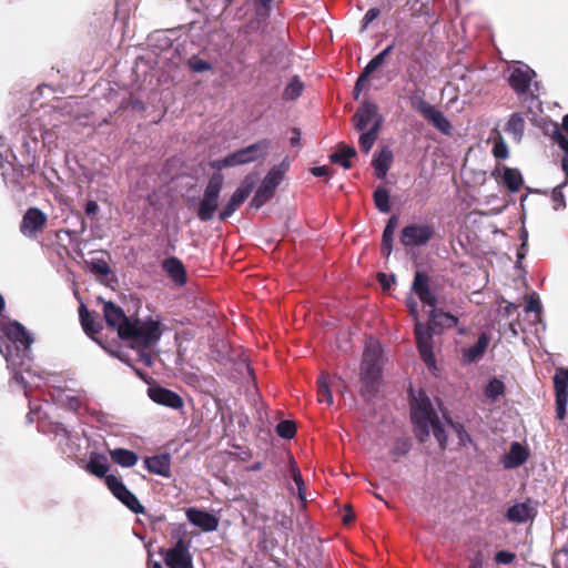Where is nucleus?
<instances>
[{"mask_svg": "<svg viewBox=\"0 0 568 568\" xmlns=\"http://www.w3.org/2000/svg\"><path fill=\"white\" fill-rule=\"evenodd\" d=\"M103 313L106 323L118 329L122 339H131L133 346H151L161 337V323L158 318L130 321L112 302L104 303Z\"/></svg>", "mask_w": 568, "mask_h": 568, "instance_id": "nucleus-1", "label": "nucleus"}, {"mask_svg": "<svg viewBox=\"0 0 568 568\" xmlns=\"http://www.w3.org/2000/svg\"><path fill=\"white\" fill-rule=\"evenodd\" d=\"M410 416L416 436L423 440L432 430L440 447H444L447 440L446 430L437 418L430 399L423 389L417 393L410 389Z\"/></svg>", "mask_w": 568, "mask_h": 568, "instance_id": "nucleus-2", "label": "nucleus"}, {"mask_svg": "<svg viewBox=\"0 0 568 568\" xmlns=\"http://www.w3.org/2000/svg\"><path fill=\"white\" fill-rule=\"evenodd\" d=\"M1 332L7 337L8 342L12 344L11 346L10 344L1 342V354L12 366H17L18 364L23 365L24 358L28 357V353L33 343L31 333L21 323L16 321L3 325Z\"/></svg>", "mask_w": 568, "mask_h": 568, "instance_id": "nucleus-3", "label": "nucleus"}, {"mask_svg": "<svg viewBox=\"0 0 568 568\" xmlns=\"http://www.w3.org/2000/svg\"><path fill=\"white\" fill-rule=\"evenodd\" d=\"M384 355L381 344L375 339H368L361 363L359 379L361 393L364 397L373 395L379 385Z\"/></svg>", "mask_w": 568, "mask_h": 568, "instance_id": "nucleus-4", "label": "nucleus"}, {"mask_svg": "<svg viewBox=\"0 0 568 568\" xmlns=\"http://www.w3.org/2000/svg\"><path fill=\"white\" fill-rule=\"evenodd\" d=\"M174 544L168 549H161L160 554L169 568H194L193 556L190 551L191 540L185 534L176 531L173 534Z\"/></svg>", "mask_w": 568, "mask_h": 568, "instance_id": "nucleus-5", "label": "nucleus"}, {"mask_svg": "<svg viewBox=\"0 0 568 568\" xmlns=\"http://www.w3.org/2000/svg\"><path fill=\"white\" fill-rule=\"evenodd\" d=\"M267 149L268 142L260 141L244 149L237 150L236 152L229 154L224 159L212 161L210 163V166L216 171H221L226 168L247 164L264 158Z\"/></svg>", "mask_w": 568, "mask_h": 568, "instance_id": "nucleus-6", "label": "nucleus"}, {"mask_svg": "<svg viewBox=\"0 0 568 568\" xmlns=\"http://www.w3.org/2000/svg\"><path fill=\"white\" fill-rule=\"evenodd\" d=\"M291 165L290 159L286 156L283 161L274 165L263 179L261 185L255 192L254 197L252 199L251 204L256 209L261 207L267 200H270L275 189L281 184L284 179V175L288 171Z\"/></svg>", "mask_w": 568, "mask_h": 568, "instance_id": "nucleus-7", "label": "nucleus"}, {"mask_svg": "<svg viewBox=\"0 0 568 568\" xmlns=\"http://www.w3.org/2000/svg\"><path fill=\"white\" fill-rule=\"evenodd\" d=\"M407 306L415 321V335L420 357L429 368H435L433 332L417 318V304L412 297L407 298Z\"/></svg>", "mask_w": 568, "mask_h": 568, "instance_id": "nucleus-8", "label": "nucleus"}, {"mask_svg": "<svg viewBox=\"0 0 568 568\" xmlns=\"http://www.w3.org/2000/svg\"><path fill=\"white\" fill-rule=\"evenodd\" d=\"M222 187L223 175L216 173L209 180L203 197L199 204L197 216L201 221L206 222L213 219L219 205Z\"/></svg>", "mask_w": 568, "mask_h": 568, "instance_id": "nucleus-9", "label": "nucleus"}, {"mask_svg": "<svg viewBox=\"0 0 568 568\" xmlns=\"http://www.w3.org/2000/svg\"><path fill=\"white\" fill-rule=\"evenodd\" d=\"M509 84L517 93H526L529 90L536 72L526 63L513 62L508 67Z\"/></svg>", "mask_w": 568, "mask_h": 568, "instance_id": "nucleus-10", "label": "nucleus"}, {"mask_svg": "<svg viewBox=\"0 0 568 568\" xmlns=\"http://www.w3.org/2000/svg\"><path fill=\"white\" fill-rule=\"evenodd\" d=\"M105 484L113 496L123 503L130 510L135 514L143 513V506L140 504L138 498L125 487L119 477L114 475H108L105 477Z\"/></svg>", "mask_w": 568, "mask_h": 568, "instance_id": "nucleus-11", "label": "nucleus"}, {"mask_svg": "<svg viewBox=\"0 0 568 568\" xmlns=\"http://www.w3.org/2000/svg\"><path fill=\"white\" fill-rule=\"evenodd\" d=\"M47 215L38 207H30L23 215L20 231L24 236L34 237L42 231Z\"/></svg>", "mask_w": 568, "mask_h": 568, "instance_id": "nucleus-12", "label": "nucleus"}, {"mask_svg": "<svg viewBox=\"0 0 568 568\" xmlns=\"http://www.w3.org/2000/svg\"><path fill=\"white\" fill-rule=\"evenodd\" d=\"M432 229L426 224H413L404 227L400 241L405 246L426 244L432 237Z\"/></svg>", "mask_w": 568, "mask_h": 568, "instance_id": "nucleus-13", "label": "nucleus"}, {"mask_svg": "<svg viewBox=\"0 0 568 568\" xmlns=\"http://www.w3.org/2000/svg\"><path fill=\"white\" fill-rule=\"evenodd\" d=\"M556 388V413L557 418L562 420L566 416L568 400V369H558L554 377Z\"/></svg>", "mask_w": 568, "mask_h": 568, "instance_id": "nucleus-14", "label": "nucleus"}, {"mask_svg": "<svg viewBox=\"0 0 568 568\" xmlns=\"http://www.w3.org/2000/svg\"><path fill=\"white\" fill-rule=\"evenodd\" d=\"M377 120L379 126L383 123V116L378 113L377 105L372 102H364L354 115L355 128L358 131L368 129V125H376Z\"/></svg>", "mask_w": 568, "mask_h": 568, "instance_id": "nucleus-15", "label": "nucleus"}, {"mask_svg": "<svg viewBox=\"0 0 568 568\" xmlns=\"http://www.w3.org/2000/svg\"><path fill=\"white\" fill-rule=\"evenodd\" d=\"M529 457V450L518 442L510 444L509 450L501 457V464L506 469L521 466Z\"/></svg>", "mask_w": 568, "mask_h": 568, "instance_id": "nucleus-16", "label": "nucleus"}, {"mask_svg": "<svg viewBox=\"0 0 568 568\" xmlns=\"http://www.w3.org/2000/svg\"><path fill=\"white\" fill-rule=\"evenodd\" d=\"M148 394L149 397L159 405L173 409H179L183 406L182 398L170 389L163 387H150L148 389Z\"/></svg>", "mask_w": 568, "mask_h": 568, "instance_id": "nucleus-17", "label": "nucleus"}, {"mask_svg": "<svg viewBox=\"0 0 568 568\" xmlns=\"http://www.w3.org/2000/svg\"><path fill=\"white\" fill-rule=\"evenodd\" d=\"M186 518L203 531H214L219 527V519L214 515L197 508H189Z\"/></svg>", "mask_w": 568, "mask_h": 568, "instance_id": "nucleus-18", "label": "nucleus"}, {"mask_svg": "<svg viewBox=\"0 0 568 568\" xmlns=\"http://www.w3.org/2000/svg\"><path fill=\"white\" fill-rule=\"evenodd\" d=\"M413 291L418 295L419 300L428 305L434 306L436 304V297L429 291L428 278L420 272H417L413 282Z\"/></svg>", "mask_w": 568, "mask_h": 568, "instance_id": "nucleus-19", "label": "nucleus"}, {"mask_svg": "<svg viewBox=\"0 0 568 568\" xmlns=\"http://www.w3.org/2000/svg\"><path fill=\"white\" fill-rule=\"evenodd\" d=\"M144 465L150 473L170 477V457L166 454L148 457L144 459Z\"/></svg>", "mask_w": 568, "mask_h": 568, "instance_id": "nucleus-20", "label": "nucleus"}, {"mask_svg": "<svg viewBox=\"0 0 568 568\" xmlns=\"http://www.w3.org/2000/svg\"><path fill=\"white\" fill-rule=\"evenodd\" d=\"M163 268L176 284L183 285L186 282L185 268L180 260L166 258L163 262Z\"/></svg>", "mask_w": 568, "mask_h": 568, "instance_id": "nucleus-21", "label": "nucleus"}, {"mask_svg": "<svg viewBox=\"0 0 568 568\" xmlns=\"http://www.w3.org/2000/svg\"><path fill=\"white\" fill-rule=\"evenodd\" d=\"M534 515V508L528 503H520L511 506L507 511V519L513 523L521 524L527 521Z\"/></svg>", "mask_w": 568, "mask_h": 568, "instance_id": "nucleus-22", "label": "nucleus"}, {"mask_svg": "<svg viewBox=\"0 0 568 568\" xmlns=\"http://www.w3.org/2000/svg\"><path fill=\"white\" fill-rule=\"evenodd\" d=\"M393 161V153L389 149H383L373 160L375 174L384 179Z\"/></svg>", "mask_w": 568, "mask_h": 568, "instance_id": "nucleus-23", "label": "nucleus"}, {"mask_svg": "<svg viewBox=\"0 0 568 568\" xmlns=\"http://www.w3.org/2000/svg\"><path fill=\"white\" fill-rule=\"evenodd\" d=\"M505 131L516 141L520 142L525 131V120L519 113L510 115L506 123Z\"/></svg>", "mask_w": 568, "mask_h": 568, "instance_id": "nucleus-24", "label": "nucleus"}, {"mask_svg": "<svg viewBox=\"0 0 568 568\" xmlns=\"http://www.w3.org/2000/svg\"><path fill=\"white\" fill-rule=\"evenodd\" d=\"M110 456L112 460L121 467H132L139 460V457L134 452L124 448H115L111 450Z\"/></svg>", "mask_w": 568, "mask_h": 568, "instance_id": "nucleus-25", "label": "nucleus"}, {"mask_svg": "<svg viewBox=\"0 0 568 568\" xmlns=\"http://www.w3.org/2000/svg\"><path fill=\"white\" fill-rule=\"evenodd\" d=\"M425 119L427 121H429L439 132H442L443 134H450L452 133V125L449 123V121L447 120V118L443 114V112H440L439 110H437L436 108H434L426 116Z\"/></svg>", "mask_w": 568, "mask_h": 568, "instance_id": "nucleus-26", "label": "nucleus"}, {"mask_svg": "<svg viewBox=\"0 0 568 568\" xmlns=\"http://www.w3.org/2000/svg\"><path fill=\"white\" fill-rule=\"evenodd\" d=\"M379 130V121L377 120L376 125H372L369 129L361 131L362 133L359 136V146L363 152L368 153L371 151L376 139L378 138Z\"/></svg>", "mask_w": 568, "mask_h": 568, "instance_id": "nucleus-27", "label": "nucleus"}, {"mask_svg": "<svg viewBox=\"0 0 568 568\" xmlns=\"http://www.w3.org/2000/svg\"><path fill=\"white\" fill-rule=\"evenodd\" d=\"M88 470L97 477H106L109 471V463L103 455H92L87 465Z\"/></svg>", "mask_w": 568, "mask_h": 568, "instance_id": "nucleus-28", "label": "nucleus"}, {"mask_svg": "<svg viewBox=\"0 0 568 568\" xmlns=\"http://www.w3.org/2000/svg\"><path fill=\"white\" fill-rule=\"evenodd\" d=\"M488 337L486 334H481L478 338L476 345L464 349V358L466 362H475L483 356L487 346H488Z\"/></svg>", "mask_w": 568, "mask_h": 568, "instance_id": "nucleus-29", "label": "nucleus"}, {"mask_svg": "<svg viewBox=\"0 0 568 568\" xmlns=\"http://www.w3.org/2000/svg\"><path fill=\"white\" fill-rule=\"evenodd\" d=\"M485 397L495 403L500 399L505 394V384L503 381L494 377L488 381L484 389Z\"/></svg>", "mask_w": 568, "mask_h": 568, "instance_id": "nucleus-30", "label": "nucleus"}, {"mask_svg": "<svg viewBox=\"0 0 568 568\" xmlns=\"http://www.w3.org/2000/svg\"><path fill=\"white\" fill-rule=\"evenodd\" d=\"M356 155V150L353 146L343 145L337 152L331 155V161L348 170L352 166L351 159Z\"/></svg>", "mask_w": 568, "mask_h": 568, "instance_id": "nucleus-31", "label": "nucleus"}, {"mask_svg": "<svg viewBox=\"0 0 568 568\" xmlns=\"http://www.w3.org/2000/svg\"><path fill=\"white\" fill-rule=\"evenodd\" d=\"M317 399L320 403H326L327 405H333L334 398L329 387V377L326 374H322L317 381Z\"/></svg>", "mask_w": 568, "mask_h": 568, "instance_id": "nucleus-32", "label": "nucleus"}, {"mask_svg": "<svg viewBox=\"0 0 568 568\" xmlns=\"http://www.w3.org/2000/svg\"><path fill=\"white\" fill-rule=\"evenodd\" d=\"M501 179L511 192L518 191L523 184L521 174L515 169L504 168Z\"/></svg>", "mask_w": 568, "mask_h": 568, "instance_id": "nucleus-33", "label": "nucleus"}, {"mask_svg": "<svg viewBox=\"0 0 568 568\" xmlns=\"http://www.w3.org/2000/svg\"><path fill=\"white\" fill-rule=\"evenodd\" d=\"M397 226V217L392 216L383 232V253L386 256H389L392 253V242H393V235Z\"/></svg>", "mask_w": 568, "mask_h": 568, "instance_id": "nucleus-34", "label": "nucleus"}, {"mask_svg": "<svg viewBox=\"0 0 568 568\" xmlns=\"http://www.w3.org/2000/svg\"><path fill=\"white\" fill-rule=\"evenodd\" d=\"M303 90V82L297 77H294L285 87L283 91V99L286 101H293L302 94Z\"/></svg>", "mask_w": 568, "mask_h": 568, "instance_id": "nucleus-35", "label": "nucleus"}, {"mask_svg": "<svg viewBox=\"0 0 568 568\" xmlns=\"http://www.w3.org/2000/svg\"><path fill=\"white\" fill-rule=\"evenodd\" d=\"M80 320H81L83 329L88 334H95L101 328L100 324L94 322L92 314L85 308L84 305H81V307H80Z\"/></svg>", "mask_w": 568, "mask_h": 568, "instance_id": "nucleus-36", "label": "nucleus"}, {"mask_svg": "<svg viewBox=\"0 0 568 568\" xmlns=\"http://www.w3.org/2000/svg\"><path fill=\"white\" fill-rule=\"evenodd\" d=\"M429 317L435 325L443 327H452L457 324V318L450 314L443 313L439 310H432Z\"/></svg>", "mask_w": 568, "mask_h": 568, "instance_id": "nucleus-37", "label": "nucleus"}, {"mask_svg": "<svg viewBox=\"0 0 568 568\" xmlns=\"http://www.w3.org/2000/svg\"><path fill=\"white\" fill-rule=\"evenodd\" d=\"M392 48V45H388L386 49H384L382 52L375 55L365 67L363 74L368 78L369 74L376 71L384 63L385 58L390 52Z\"/></svg>", "mask_w": 568, "mask_h": 568, "instance_id": "nucleus-38", "label": "nucleus"}, {"mask_svg": "<svg viewBox=\"0 0 568 568\" xmlns=\"http://www.w3.org/2000/svg\"><path fill=\"white\" fill-rule=\"evenodd\" d=\"M374 201H375L377 209L381 212H383V213L389 212V210H390L389 195H388V192L386 189H384V187L376 189L374 192Z\"/></svg>", "mask_w": 568, "mask_h": 568, "instance_id": "nucleus-39", "label": "nucleus"}, {"mask_svg": "<svg viewBox=\"0 0 568 568\" xmlns=\"http://www.w3.org/2000/svg\"><path fill=\"white\" fill-rule=\"evenodd\" d=\"M410 105L424 118L435 108L429 104L422 95L415 94L409 98Z\"/></svg>", "mask_w": 568, "mask_h": 568, "instance_id": "nucleus-40", "label": "nucleus"}, {"mask_svg": "<svg viewBox=\"0 0 568 568\" xmlns=\"http://www.w3.org/2000/svg\"><path fill=\"white\" fill-rule=\"evenodd\" d=\"M276 432L282 438L291 439L296 433V426L291 420H283L277 425Z\"/></svg>", "mask_w": 568, "mask_h": 568, "instance_id": "nucleus-41", "label": "nucleus"}, {"mask_svg": "<svg viewBox=\"0 0 568 568\" xmlns=\"http://www.w3.org/2000/svg\"><path fill=\"white\" fill-rule=\"evenodd\" d=\"M255 176L253 175H247L243 181L242 183L240 184V186L235 190L234 193H236L237 195H240L241 197H243L244 200L247 199V196L250 195V193L252 192L253 190V186L255 184Z\"/></svg>", "mask_w": 568, "mask_h": 568, "instance_id": "nucleus-42", "label": "nucleus"}, {"mask_svg": "<svg viewBox=\"0 0 568 568\" xmlns=\"http://www.w3.org/2000/svg\"><path fill=\"white\" fill-rule=\"evenodd\" d=\"M554 138H555V141L557 142V144L560 146V149L565 153V155L562 158V169L568 179V139H566L564 136V134L560 132H557Z\"/></svg>", "mask_w": 568, "mask_h": 568, "instance_id": "nucleus-43", "label": "nucleus"}, {"mask_svg": "<svg viewBox=\"0 0 568 568\" xmlns=\"http://www.w3.org/2000/svg\"><path fill=\"white\" fill-rule=\"evenodd\" d=\"M493 154L496 159L500 160H505L509 155L508 146L500 135L494 141Z\"/></svg>", "mask_w": 568, "mask_h": 568, "instance_id": "nucleus-44", "label": "nucleus"}, {"mask_svg": "<svg viewBox=\"0 0 568 568\" xmlns=\"http://www.w3.org/2000/svg\"><path fill=\"white\" fill-rule=\"evenodd\" d=\"M551 201L554 203L552 209L555 211L561 210L566 206L565 196L562 193V186H557L551 192Z\"/></svg>", "mask_w": 568, "mask_h": 568, "instance_id": "nucleus-45", "label": "nucleus"}, {"mask_svg": "<svg viewBox=\"0 0 568 568\" xmlns=\"http://www.w3.org/2000/svg\"><path fill=\"white\" fill-rule=\"evenodd\" d=\"M187 65L194 71V72H204V71H209L212 69V64L202 60V59H199L196 57H192L189 61H187Z\"/></svg>", "mask_w": 568, "mask_h": 568, "instance_id": "nucleus-46", "label": "nucleus"}, {"mask_svg": "<svg viewBox=\"0 0 568 568\" xmlns=\"http://www.w3.org/2000/svg\"><path fill=\"white\" fill-rule=\"evenodd\" d=\"M379 14L381 10L378 8H371L363 17L361 32H364L367 27L379 17Z\"/></svg>", "mask_w": 568, "mask_h": 568, "instance_id": "nucleus-47", "label": "nucleus"}, {"mask_svg": "<svg viewBox=\"0 0 568 568\" xmlns=\"http://www.w3.org/2000/svg\"><path fill=\"white\" fill-rule=\"evenodd\" d=\"M292 477H293V480L295 481V484L297 486L298 496H300L301 500H305V496H304V490H305L304 481L302 479V475H301L300 470L295 467V465H292Z\"/></svg>", "mask_w": 568, "mask_h": 568, "instance_id": "nucleus-48", "label": "nucleus"}, {"mask_svg": "<svg viewBox=\"0 0 568 568\" xmlns=\"http://www.w3.org/2000/svg\"><path fill=\"white\" fill-rule=\"evenodd\" d=\"M91 270L100 275H108L110 273V267L108 263L103 260H92L90 263Z\"/></svg>", "mask_w": 568, "mask_h": 568, "instance_id": "nucleus-49", "label": "nucleus"}, {"mask_svg": "<svg viewBox=\"0 0 568 568\" xmlns=\"http://www.w3.org/2000/svg\"><path fill=\"white\" fill-rule=\"evenodd\" d=\"M514 559H515V554H513L510 551H506V550L498 551L495 556V560L498 564H503V565H509L514 561Z\"/></svg>", "mask_w": 568, "mask_h": 568, "instance_id": "nucleus-50", "label": "nucleus"}, {"mask_svg": "<svg viewBox=\"0 0 568 568\" xmlns=\"http://www.w3.org/2000/svg\"><path fill=\"white\" fill-rule=\"evenodd\" d=\"M540 311H541V304H540L539 300L535 295H530L527 298L526 312H534L537 315H539Z\"/></svg>", "mask_w": 568, "mask_h": 568, "instance_id": "nucleus-51", "label": "nucleus"}, {"mask_svg": "<svg viewBox=\"0 0 568 568\" xmlns=\"http://www.w3.org/2000/svg\"><path fill=\"white\" fill-rule=\"evenodd\" d=\"M409 450V445L406 440H397L393 450L395 457L405 455Z\"/></svg>", "mask_w": 568, "mask_h": 568, "instance_id": "nucleus-52", "label": "nucleus"}, {"mask_svg": "<svg viewBox=\"0 0 568 568\" xmlns=\"http://www.w3.org/2000/svg\"><path fill=\"white\" fill-rule=\"evenodd\" d=\"M447 424L449 427H452L457 433L462 444H465L467 440H469V437L466 434V432L464 430L463 426L456 425L452 420H447Z\"/></svg>", "mask_w": 568, "mask_h": 568, "instance_id": "nucleus-53", "label": "nucleus"}, {"mask_svg": "<svg viewBox=\"0 0 568 568\" xmlns=\"http://www.w3.org/2000/svg\"><path fill=\"white\" fill-rule=\"evenodd\" d=\"M239 207L235 206L234 204H232L231 202L227 201V203L225 204V206L222 209V211L220 212V215L219 217L221 220H226L229 219L231 215H233V213L237 210Z\"/></svg>", "mask_w": 568, "mask_h": 568, "instance_id": "nucleus-54", "label": "nucleus"}, {"mask_svg": "<svg viewBox=\"0 0 568 568\" xmlns=\"http://www.w3.org/2000/svg\"><path fill=\"white\" fill-rule=\"evenodd\" d=\"M367 77L364 75L363 73L358 77L356 83H355V88H354V98L357 100L359 98V94L365 85V83L367 82Z\"/></svg>", "mask_w": 568, "mask_h": 568, "instance_id": "nucleus-55", "label": "nucleus"}, {"mask_svg": "<svg viewBox=\"0 0 568 568\" xmlns=\"http://www.w3.org/2000/svg\"><path fill=\"white\" fill-rule=\"evenodd\" d=\"M378 281L384 288H389L392 284L395 282V276L381 273L378 274Z\"/></svg>", "mask_w": 568, "mask_h": 568, "instance_id": "nucleus-56", "label": "nucleus"}, {"mask_svg": "<svg viewBox=\"0 0 568 568\" xmlns=\"http://www.w3.org/2000/svg\"><path fill=\"white\" fill-rule=\"evenodd\" d=\"M517 310V305L514 303H506V305L499 310V315L501 317H509L513 311Z\"/></svg>", "mask_w": 568, "mask_h": 568, "instance_id": "nucleus-57", "label": "nucleus"}, {"mask_svg": "<svg viewBox=\"0 0 568 568\" xmlns=\"http://www.w3.org/2000/svg\"><path fill=\"white\" fill-rule=\"evenodd\" d=\"M520 237L523 240V244H521L520 250L517 253V256H518L519 260L523 258L525 256V254H526V242H527V237H528L527 232L523 231Z\"/></svg>", "mask_w": 568, "mask_h": 568, "instance_id": "nucleus-58", "label": "nucleus"}, {"mask_svg": "<svg viewBox=\"0 0 568 568\" xmlns=\"http://www.w3.org/2000/svg\"><path fill=\"white\" fill-rule=\"evenodd\" d=\"M312 174L314 176H328V169L326 166H315L312 169Z\"/></svg>", "mask_w": 568, "mask_h": 568, "instance_id": "nucleus-59", "label": "nucleus"}, {"mask_svg": "<svg viewBox=\"0 0 568 568\" xmlns=\"http://www.w3.org/2000/svg\"><path fill=\"white\" fill-rule=\"evenodd\" d=\"M290 143L292 146L297 148L301 143V133L298 130H293V135L290 138Z\"/></svg>", "mask_w": 568, "mask_h": 568, "instance_id": "nucleus-60", "label": "nucleus"}, {"mask_svg": "<svg viewBox=\"0 0 568 568\" xmlns=\"http://www.w3.org/2000/svg\"><path fill=\"white\" fill-rule=\"evenodd\" d=\"M98 210H99V205L95 201H89L87 203L85 213L88 215H92V214L97 213Z\"/></svg>", "mask_w": 568, "mask_h": 568, "instance_id": "nucleus-61", "label": "nucleus"}, {"mask_svg": "<svg viewBox=\"0 0 568 568\" xmlns=\"http://www.w3.org/2000/svg\"><path fill=\"white\" fill-rule=\"evenodd\" d=\"M140 358L141 361L146 365V366H151L152 365V355L150 353H146V352H141L140 353Z\"/></svg>", "mask_w": 568, "mask_h": 568, "instance_id": "nucleus-62", "label": "nucleus"}, {"mask_svg": "<svg viewBox=\"0 0 568 568\" xmlns=\"http://www.w3.org/2000/svg\"><path fill=\"white\" fill-rule=\"evenodd\" d=\"M245 200L243 197H241L240 195H237L236 193H233L232 196L230 197L229 202H231L232 204H234L235 206H240Z\"/></svg>", "mask_w": 568, "mask_h": 568, "instance_id": "nucleus-63", "label": "nucleus"}, {"mask_svg": "<svg viewBox=\"0 0 568 568\" xmlns=\"http://www.w3.org/2000/svg\"><path fill=\"white\" fill-rule=\"evenodd\" d=\"M468 568H484L483 560L480 557H476L471 560Z\"/></svg>", "mask_w": 568, "mask_h": 568, "instance_id": "nucleus-64", "label": "nucleus"}]
</instances>
